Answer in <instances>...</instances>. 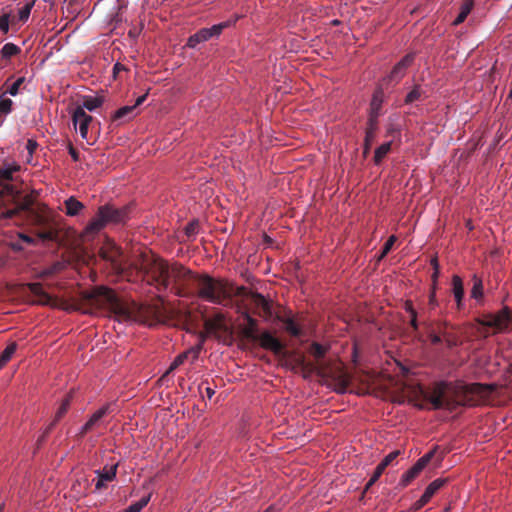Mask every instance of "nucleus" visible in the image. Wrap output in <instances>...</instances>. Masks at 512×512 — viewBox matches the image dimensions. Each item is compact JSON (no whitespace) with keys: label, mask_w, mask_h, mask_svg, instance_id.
I'll list each match as a JSON object with an SVG mask.
<instances>
[{"label":"nucleus","mask_w":512,"mask_h":512,"mask_svg":"<svg viewBox=\"0 0 512 512\" xmlns=\"http://www.w3.org/2000/svg\"><path fill=\"white\" fill-rule=\"evenodd\" d=\"M436 448L429 451L421 458L417 460V462L407 470L399 480V486L406 487L411 481L418 476V474L426 467V465L431 461L434 456Z\"/></svg>","instance_id":"obj_7"},{"label":"nucleus","mask_w":512,"mask_h":512,"mask_svg":"<svg viewBox=\"0 0 512 512\" xmlns=\"http://www.w3.org/2000/svg\"><path fill=\"white\" fill-rule=\"evenodd\" d=\"M345 390H346V388H345V387H342L341 389H339V390H338V392H340V393H344V392H345Z\"/></svg>","instance_id":"obj_58"},{"label":"nucleus","mask_w":512,"mask_h":512,"mask_svg":"<svg viewBox=\"0 0 512 512\" xmlns=\"http://www.w3.org/2000/svg\"><path fill=\"white\" fill-rule=\"evenodd\" d=\"M42 238H44V239L49 238V234H48V233L43 234V235H42Z\"/></svg>","instance_id":"obj_57"},{"label":"nucleus","mask_w":512,"mask_h":512,"mask_svg":"<svg viewBox=\"0 0 512 512\" xmlns=\"http://www.w3.org/2000/svg\"><path fill=\"white\" fill-rule=\"evenodd\" d=\"M130 213V205L122 207H116L112 204L101 205L95 217L86 225L84 234L87 236H95L109 224H125L130 218Z\"/></svg>","instance_id":"obj_1"},{"label":"nucleus","mask_w":512,"mask_h":512,"mask_svg":"<svg viewBox=\"0 0 512 512\" xmlns=\"http://www.w3.org/2000/svg\"><path fill=\"white\" fill-rule=\"evenodd\" d=\"M115 268L118 269V270H122L121 266L118 265V264H115Z\"/></svg>","instance_id":"obj_59"},{"label":"nucleus","mask_w":512,"mask_h":512,"mask_svg":"<svg viewBox=\"0 0 512 512\" xmlns=\"http://www.w3.org/2000/svg\"><path fill=\"white\" fill-rule=\"evenodd\" d=\"M438 305H439V302H438V300L436 298V293H434V291H430V294H429V306H430V308L433 310Z\"/></svg>","instance_id":"obj_44"},{"label":"nucleus","mask_w":512,"mask_h":512,"mask_svg":"<svg viewBox=\"0 0 512 512\" xmlns=\"http://www.w3.org/2000/svg\"><path fill=\"white\" fill-rule=\"evenodd\" d=\"M13 101L7 98L5 94L0 96V125L3 123V117L12 112Z\"/></svg>","instance_id":"obj_28"},{"label":"nucleus","mask_w":512,"mask_h":512,"mask_svg":"<svg viewBox=\"0 0 512 512\" xmlns=\"http://www.w3.org/2000/svg\"><path fill=\"white\" fill-rule=\"evenodd\" d=\"M150 499V494L145 495L135 503L129 505L124 512H140L149 503Z\"/></svg>","instance_id":"obj_33"},{"label":"nucleus","mask_w":512,"mask_h":512,"mask_svg":"<svg viewBox=\"0 0 512 512\" xmlns=\"http://www.w3.org/2000/svg\"><path fill=\"white\" fill-rule=\"evenodd\" d=\"M29 206L30 203L28 201L17 202L14 208L7 209L0 214V220L11 219L18 215L21 211L28 210Z\"/></svg>","instance_id":"obj_21"},{"label":"nucleus","mask_w":512,"mask_h":512,"mask_svg":"<svg viewBox=\"0 0 512 512\" xmlns=\"http://www.w3.org/2000/svg\"><path fill=\"white\" fill-rule=\"evenodd\" d=\"M399 453L400 452L398 450L390 452L382 459L379 465H383V468L386 469V467L392 463V461L399 455Z\"/></svg>","instance_id":"obj_40"},{"label":"nucleus","mask_w":512,"mask_h":512,"mask_svg":"<svg viewBox=\"0 0 512 512\" xmlns=\"http://www.w3.org/2000/svg\"><path fill=\"white\" fill-rule=\"evenodd\" d=\"M137 114L135 106L126 105L115 111L113 115L114 120H129Z\"/></svg>","instance_id":"obj_24"},{"label":"nucleus","mask_w":512,"mask_h":512,"mask_svg":"<svg viewBox=\"0 0 512 512\" xmlns=\"http://www.w3.org/2000/svg\"><path fill=\"white\" fill-rule=\"evenodd\" d=\"M424 96L425 91L422 89L421 85L417 84L407 93L404 103L406 105H412L415 102L420 101Z\"/></svg>","instance_id":"obj_23"},{"label":"nucleus","mask_w":512,"mask_h":512,"mask_svg":"<svg viewBox=\"0 0 512 512\" xmlns=\"http://www.w3.org/2000/svg\"><path fill=\"white\" fill-rule=\"evenodd\" d=\"M190 352H183L175 357L173 362L170 364L169 368L166 370V372L161 376L159 381L161 383H165L168 381V375L172 373L175 369H177L180 365H182L188 358H189Z\"/></svg>","instance_id":"obj_18"},{"label":"nucleus","mask_w":512,"mask_h":512,"mask_svg":"<svg viewBox=\"0 0 512 512\" xmlns=\"http://www.w3.org/2000/svg\"><path fill=\"white\" fill-rule=\"evenodd\" d=\"M392 141H388L380 145L374 153V163L379 165L383 158L390 152Z\"/></svg>","instance_id":"obj_29"},{"label":"nucleus","mask_w":512,"mask_h":512,"mask_svg":"<svg viewBox=\"0 0 512 512\" xmlns=\"http://www.w3.org/2000/svg\"><path fill=\"white\" fill-rule=\"evenodd\" d=\"M444 512H448V509H446Z\"/></svg>","instance_id":"obj_61"},{"label":"nucleus","mask_w":512,"mask_h":512,"mask_svg":"<svg viewBox=\"0 0 512 512\" xmlns=\"http://www.w3.org/2000/svg\"><path fill=\"white\" fill-rule=\"evenodd\" d=\"M377 126H371V124L368 122V127L365 132V151H368L370 148L371 142L375 136V130Z\"/></svg>","instance_id":"obj_36"},{"label":"nucleus","mask_w":512,"mask_h":512,"mask_svg":"<svg viewBox=\"0 0 512 512\" xmlns=\"http://www.w3.org/2000/svg\"><path fill=\"white\" fill-rule=\"evenodd\" d=\"M396 241V236L391 235L387 241L385 242L384 246L382 247L381 257H384L393 247L394 243Z\"/></svg>","instance_id":"obj_41"},{"label":"nucleus","mask_w":512,"mask_h":512,"mask_svg":"<svg viewBox=\"0 0 512 512\" xmlns=\"http://www.w3.org/2000/svg\"><path fill=\"white\" fill-rule=\"evenodd\" d=\"M69 153L71 155V157L76 161L78 160V153L76 152V150L73 148V147H70L69 149Z\"/></svg>","instance_id":"obj_53"},{"label":"nucleus","mask_w":512,"mask_h":512,"mask_svg":"<svg viewBox=\"0 0 512 512\" xmlns=\"http://www.w3.org/2000/svg\"><path fill=\"white\" fill-rule=\"evenodd\" d=\"M263 512H276V509L274 508V506H269L265 511Z\"/></svg>","instance_id":"obj_55"},{"label":"nucleus","mask_w":512,"mask_h":512,"mask_svg":"<svg viewBox=\"0 0 512 512\" xmlns=\"http://www.w3.org/2000/svg\"><path fill=\"white\" fill-rule=\"evenodd\" d=\"M34 6V1H28L26 2L18 11V14L16 17V23L17 22H22V23H25L29 17H30V13H31V10Z\"/></svg>","instance_id":"obj_30"},{"label":"nucleus","mask_w":512,"mask_h":512,"mask_svg":"<svg viewBox=\"0 0 512 512\" xmlns=\"http://www.w3.org/2000/svg\"><path fill=\"white\" fill-rule=\"evenodd\" d=\"M19 238L22 239L23 241H25L28 244H34L35 243V240L32 237H30V236H28L26 234H23V233L19 234Z\"/></svg>","instance_id":"obj_49"},{"label":"nucleus","mask_w":512,"mask_h":512,"mask_svg":"<svg viewBox=\"0 0 512 512\" xmlns=\"http://www.w3.org/2000/svg\"><path fill=\"white\" fill-rule=\"evenodd\" d=\"M436 289H437V283L432 282L431 291H434V293H436Z\"/></svg>","instance_id":"obj_56"},{"label":"nucleus","mask_w":512,"mask_h":512,"mask_svg":"<svg viewBox=\"0 0 512 512\" xmlns=\"http://www.w3.org/2000/svg\"><path fill=\"white\" fill-rule=\"evenodd\" d=\"M258 340L261 347L275 354H279L283 350L282 343L268 331L262 332Z\"/></svg>","instance_id":"obj_13"},{"label":"nucleus","mask_w":512,"mask_h":512,"mask_svg":"<svg viewBox=\"0 0 512 512\" xmlns=\"http://www.w3.org/2000/svg\"><path fill=\"white\" fill-rule=\"evenodd\" d=\"M405 310L406 312H408L410 314V316L412 315H417V312L416 310L414 309L413 305H412V302L411 301H407L405 303Z\"/></svg>","instance_id":"obj_46"},{"label":"nucleus","mask_w":512,"mask_h":512,"mask_svg":"<svg viewBox=\"0 0 512 512\" xmlns=\"http://www.w3.org/2000/svg\"><path fill=\"white\" fill-rule=\"evenodd\" d=\"M410 324L414 329L418 328L417 315L411 316Z\"/></svg>","instance_id":"obj_52"},{"label":"nucleus","mask_w":512,"mask_h":512,"mask_svg":"<svg viewBox=\"0 0 512 512\" xmlns=\"http://www.w3.org/2000/svg\"><path fill=\"white\" fill-rule=\"evenodd\" d=\"M452 293L456 302V306L458 309H462L464 307V286L463 281L458 275H454L452 277Z\"/></svg>","instance_id":"obj_16"},{"label":"nucleus","mask_w":512,"mask_h":512,"mask_svg":"<svg viewBox=\"0 0 512 512\" xmlns=\"http://www.w3.org/2000/svg\"><path fill=\"white\" fill-rule=\"evenodd\" d=\"M23 82H24V77L18 78L15 82H13L8 87V89L6 90V92L4 94L5 95L9 94L10 96H16L19 93L20 86L22 85Z\"/></svg>","instance_id":"obj_38"},{"label":"nucleus","mask_w":512,"mask_h":512,"mask_svg":"<svg viewBox=\"0 0 512 512\" xmlns=\"http://www.w3.org/2000/svg\"><path fill=\"white\" fill-rule=\"evenodd\" d=\"M309 352L314 358L320 359L326 354L327 347H325L317 342H314L310 346Z\"/></svg>","instance_id":"obj_34"},{"label":"nucleus","mask_w":512,"mask_h":512,"mask_svg":"<svg viewBox=\"0 0 512 512\" xmlns=\"http://www.w3.org/2000/svg\"><path fill=\"white\" fill-rule=\"evenodd\" d=\"M430 339L433 344H440L441 343V337L437 335L436 333L430 334Z\"/></svg>","instance_id":"obj_50"},{"label":"nucleus","mask_w":512,"mask_h":512,"mask_svg":"<svg viewBox=\"0 0 512 512\" xmlns=\"http://www.w3.org/2000/svg\"><path fill=\"white\" fill-rule=\"evenodd\" d=\"M70 405V398H66L62 401L60 407L58 408L55 418L52 423L49 425L47 431L51 430L53 426L63 417V415L68 411Z\"/></svg>","instance_id":"obj_32"},{"label":"nucleus","mask_w":512,"mask_h":512,"mask_svg":"<svg viewBox=\"0 0 512 512\" xmlns=\"http://www.w3.org/2000/svg\"><path fill=\"white\" fill-rule=\"evenodd\" d=\"M414 61V54L410 53L405 55L400 61H398L391 72L386 76L385 80L389 83L397 84L406 75L408 68Z\"/></svg>","instance_id":"obj_9"},{"label":"nucleus","mask_w":512,"mask_h":512,"mask_svg":"<svg viewBox=\"0 0 512 512\" xmlns=\"http://www.w3.org/2000/svg\"><path fill=\"white\" fill-rule=\"evenodd\" d=\"M16 350L17 344L15 342L7 345L0 355V369H2L11 360Z\"/></svg>","instance_id":"obj_27"},{"label":"nucleus","mask_w":512,"mask_h":512,"mask_svg":"<svg viewBox=\"0 0 512 512\" xmlns=\"http://www.w3.org/2000/svg\"><path fill=\"white\" fill-rule=\"evenodd\" d=\"M445 483L444 479L438 478L432 481L425 489L420 499L416 502V507L421 508L424 506L431 497L438 491Z\"/></svg>","instance_id":"obj_15"},{"label":"nucleus","mask_w":512,"mask_h":512,"mask_svg":"<svg viewBox=\"0 0 512 512\" xmlns=\"http://www.w3.org/2000/svg\"><path fill=\"white\" fill-rule=\"evenodd\" d=\"M20 52V46L9 42L4 44L0 49V57L3 59H10L11 57L18 55Z\"/></svg>","instance_id":"obj_26"},{"label":"nucleus","mask_w":512,"mask_h":512,"mask_svg":"<svg viewBox=\"0 0 512 512\" xmlns=\"http://www.w3.org/2000/svg\"><path fill=\"white\" fill-rule=\"evenodd\" d=\"M73 125L76 131H79L82 139H87L88 127L92 121V116L83 111V108H75L72 115Z\"/></svg>","instance_id":"obj_10"},{"label":"nucleus","mask_w":512,"mask_h":512,"mask_svg":"<svg viewBox=\"0 0 512 512\" xmlns=\"http://www.w3.org/2000/svg\"><path fill=\"white\" fill-rule=\"evenodd\" d=\"M3 506H0V512H2Z\"/></svg>","instance_id":"obj_60"},{"label":"nucleus","mask_w":512,"mask_h":512,"mask_svg":"<svg viewBox=\"0 0 512 512\" xmlns=\"http://www.w3.org/2000/svg\"><path fill=\"white\" fill-rule=\"evenodd\" d=\"M201 349H202V345L199 344V345L192 347L186 351V352H190L189 357L191 358L192 363L198 359Z\"/></svg>","instance_id":"obj_43"},{"label":"nucleus","mask_w":512,"mask_h":512,"mask_svg":"<svg viewBox=\"0 0 512 512\" xmlns=\"http://www.w3.org/2000/svg\"><path fill=\"white\" fill-rule=\"evenodd\" d=\"M89 297L93 302H97L96 298L101 297L104 301L113 306L115 308L116 320L119 323H129L132 321L131 313L118 303L116 294L110 288L99 286L95 289L94 294Z\"/></svg>","instance_id":"obj_4"},{"label":"nucleus","mask_w":512,"mask_h":512,"mask_svg":"<svg viewBox=\"0 0 512 512\" xmlns=\"http://www.w3.org/2000/svg\"><path fill=\"white\" fill-rule=\"evenodd\" d=\"M113 412V404L107 403L95 411L88 421L80 428V434L84 435L97 425L103 417Z\"/></svg>","instance_id":"obj_11"},{"label":"nucleus","mask_w":512,"mask_h":512,"mask_svg":"<svg viewBox=\"0 0 512 512\" xmlns=\"http://www.w3.org/2000/svg\"><path fill=\"white\" fill-rule=\"evenodd\" d=\"M225 285L209 276H203L199 280V295L205 301L212 304H220L225 296Z\"/></svg>","instance_id":"obj_3"},{"label":"nucleus","mask_w":512,"mask_h":512,"mask_svg":"<svg viewBox=\"0 0 512 512\" xmlns=\"http://www.w3.org/2000/svg\"><path fill=\"white\" fill-rule=\"evenodd\" d=\"M231 22H221L218 24H214L208 28H202L193 35H191L187 40V46L189 48H196L198 44L206 42L213 37H218L224 28L230 26Z\"/></svg>","instance_id":"obj_5"},{"label":"nucleus","mask_w":512,"mask_h":512,"mask_svg":"<svg viewBox=\"0 0 512 512\" xmlns=\"http://www.w3.org/2000/svg\"><path fill=\"white\" fill-rule=\"evenodd\" d=\"M512 322V314L508 307H503L499 312L492 314L486 320L485 325L495 328L499 332H504L508 329Z\"/></svg>","instance_id":"obj_8"},{"label":"nucleus","mask_w":512,"mask_h":512,"mask_svg":"<svg viewBox=\"0 0 512 512\" xmlns=\"http://www.w3.org/2000/svg\"><path fill=\"white\" fill-rule=\"evenodd\" d=\"M471 297L479 300L483 297V281L477 275H473V287L471 289Z\"/></svg>","instance_id":"obj_31"},{"label":"nucleus","mask_w":512,"mask_h":512,"mask_svg":"<svg viewBox=\"0 0 512 512\" xmlns=\"http://www.w3.org/2000/svg\"><path fill=\"white\" fill-rule=\"evenodd\" d=\"M64 204L66 207V215L71 217L77 216L84 209L83 203L73 196L66 199Z\"/></svg>","instance_id":"obj_19"},{"label":"nucleus","mask_w":512,"mask_h":512,"mask_svg":"<svg viewBox=\"0 0 512 512\" xmlns=\"http://www.w3.org/2000/svg\"><path fill=\"white\" fill-rule=\"evenodd\" d=\"M123 70H126L125 66L122 65L121 63L117 62L114 64L113 66V76L116 77V75L120 72V71H123Z\"/></svg>","instance_id":"obj_47"},{"label":"nucleus","mask_w":512,"mask_h":512,"mask_svg":"<svg viewBox=\"0 0 512 512\" xmlns=\"http://www.w3.org/2000/svg\"><path fill=\"white\" fill-rule=\"evenodd\" d=\"M206 393H207L208 398L211 399L213 397V395L215 394V391L212 388L207 387Z\"/></svg>","instance_id":"obj_54"},{"label":"nucleus","mask_w":512,"mask_h":512,"mask_svg":"<svg viewBox=\"0 0 512 512\" xmlns=\"http://www.w3.org/2000/svg\"><path fill=\"white\" fill-rule=\"evenodd\" d=\"M473 7H474L473 0H465L460 7V12H459L458 16L453 21V25L458 26L461 23H463L465 21V19L467 18V16L472 11Z\"/></svg>","instance_id":"obj_22"},{"label":"nucleus","mask_w":512,"mask_h":512,"mask_svg":"<svg viewBox=\"0 0 512 512\" xmlns=\"http://www.w3.org/2000/svg\"><path fill=\"white\" fill-rule=\"evenodd\" d=\"M451 387L452 384L449 382L441 381L436 383L431 395L428 398L433 409L439 410L442 408H451L454 406V401L446 397V393L451 389Z\"/></svg>","instance_id":"obj_6"},{"label":"nucleus","mask_w":512,"mask_h":512,"mask_svg":"<svg viewBox=\"0 0 512 512\" xmlns=\"http://www.w3.org/2000/svg\"><path fill=\"white\" fill-rule=\"evenodd\" d=\"M384 468H383V465H377L372 476L370 477L369 481L367 482L366 486H365V490H368L372 485H374L378 479L380 478V476L383 474L384 472Z\"/></svg>","instance_id":"obj_35"},{"label":"nucleus","mask_w":512,"mask_h":512,"mask_svg":"<svg viewBox=\"0 0 512 512\" xmlns=\"http://www.w3.org/2000/svg\"><path fill=\"white\" fill-rule=\"evenodd\" d=\"M102 104V97L88 95L83 97L82 104L80 106H77L76 108H83V111L88 110L90 112H93L97 108L101 107Z\"/></svg>","instance_id":"obj_17"},{"label":"nucleus","mask_w":512,"mask_h":512,"mask_svg":"<svg viewBox=\"0 0 512 512\" xmlns=\"http://www.w3.org/2000/svg\"><path fill=\"white\" fill-rule=\"evenodd\" d=\"M14 9L12 5H7L0 9V31L7 34L10 26L16 25V17L13 15Z\"/></svg>","instance_id":"obj_12"},{"label":"nucleus","mask_w":512,"mask_h":512,"mask_svg":"<svg viewBox=\"0 0 512 512\" xmlns=\"http://www.w3.org/2000/svg\"><path fill=\"white\" fill-rule=\"evenodd\" d=\"M133 266L137 271L149 276L153 281L165 288L168 287L170 280L175 275L174 268L151 253L141 254V256L135 260Z\"/></svg>","instance_id":"obj_2"},{"label":"nucleus","mask_w":512,"mask_h":512,"mask_svg":"<svg viewBox=\"0 0 512 512\" xmlns=\"http://www.w3.org/2000/svg\"><path fill=\"white\" fill-rule=\"evenodd\" d=\"M146 98H147V93L139 96L136 99L135 103L132 105V106H135V110L137 109L138 106H140L146 100Z\"/></svg>","instance_id":"obj_48"},{"label":"nucleus","mask_w":512,"mask_h":512,"mask_svg":"<svg viewBox=\"0 0 512 512\" xmlns=\"http://www.w3.org/2000/svg\"><path fill=\"white\" fill-rule=\"evenodd\" d=\"M246 318H247V321L249 324V329H248L247 333L250 335L253 333L254 329L256 328L257 323H256V320L253 319L252 317H250L249 315H247Z\"/></svg>","instance_id":"obj_45"},{"label":"nucleus","mask_w":512,"mask_h":512,"mask_svg":"<svg viewBox=\"0 0 512 512\" xmlns=\"http://www.w3.org/2000/svg\"><path fill=\"white\" fill-rule=\"evenodd\" d=\"M431 265L433 266V273L431 275L432 282L437 283L438 277H439V274H440V267H439L438 260L436 258H433L431 260Z\"/></svg>","instance_id":"obj_42"},{"label":"nucleus","mask_w":512,"mask_h":512,"mask_svg":"<svg viewBox=\"0 0 512 512\" xmlns=\"http://www.w3.org/2000/svg\"><path fill=\"white\" fill-rule=\"evenodd\" d=\"M20 169V166L15 162L6 163L0 168V184L5 181L13 180V174Z\"/></svg>","instance_id":"obj_20"},{"label":"nucleus","mask_w":512,"mask_h":512,"mask_svg":"<svg viewBox=\"0 0 512 512\" xmlns=\"http://www.w3.org/2000/svg\"><path fill=\"white\" fill-rule=\"evenodd\" d=\"M382 103H383V92L381 90H378L373 94L371 104H370L369 123L371 124V126H377L378 117L380 115Z\"/></svg>","instance_id":"obj_14"},{"label":"nucleus","mask_w":512,"mask_h":512,"mask_svg":"<svg viewBox=\"0 0 512 512\" xmlns=\"http://www.w3.org/2000/svg\"><path fill=\"white\" fill-rule=\"evenodd\" d=\"M117 464L109 466H105L103 469H98L95 471V474L97 475V478L103 479L107 482L112 481L116 477L117 473Z\"/></svg>","instance_id":"obj_25"},{"label":"nucleus","mask_w":512,"mask_h":512,"mask_svg":"<svg viewBox=\"0 0 512 512\" xmlns=\"http://www.w3.org/2000/svg\"><path fill=\"white\" fill-rule=\"evenodd\" d=\"M285 330L292 336H299L301 331L297 324L292 319H287L284 323Z\"/></svg>","instance_id":"obj_37"},{"label":"nucleus","mask_w":512,"mask_h":512,"mask_svg":"<svg viewBox=\"0 0 512 512\" xmlns=\"http://www.w3.org/2000/svg\"><path fill=\"white\" fill-rule=\"evenodd\" d=\"M198 229H199V222L192 221L186 226L185 233L189 238H191V237H194L198 233Z\"/></svg>","instance_id":"obj_39"},{"label":"nucleus","mask_w":512,"mask_h":512,"mask_svg":"<svg viewBox=\"0 0 512 512\" xmlns=\"http://www.w3.org/2000/svg\"><path fill=\"white\" fill-rule=\"evenodd\" d=\"M106 482H107V481H105V480H103V479H99V478H98V480H97V482H96V484H95V488H96L97 490L102 489L103 487H105V483H106Z\"/></svg>","instance_id":"obj_51"}]
</instances>
